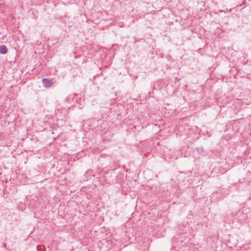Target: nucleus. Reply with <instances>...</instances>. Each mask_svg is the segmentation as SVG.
Segmentation results:
<instances>
[{
	"mask_svg": "<svg viewBox=\"0 0 251 251\" xmlns=\"http://www.w3.org/2000/svg\"><path fill=\"white\" fill-rule=\"evenodd\" d=\"M8 50L5 45L0 46V53L5 54L7 52Z\"/></svg>",
	"mask_w": 251,
	"mask_h": 251,
	"instance_id": "obj_2",
	"label": "nucleus"
},
{
	"mask_svg": "<svg viewBox=\"0 0 251 251\" xmlns=\"http://www.w3.org/2000/svg\"><path fill=\"white\" fill-rule=\"evenodd\" d=\"M42 81L44 86L46 88H50L52 85V82L51 80L48 78H43L42 79Z\"/></svg>",
	"mask_w": 251,
	"mask_h": 251,
	"instance_id": "obj_1",
	"label": "nucleus"
},
{
	"mask_svg": "<svg viewBox=\"0 0 251 251\" xmlns=\"http://www.w3.org/2000/svg\"><path fill=\"white\" fill-rule=\"evenodd\" d=\"M36 249L37 251H44L45 247L44 246L38 245L36 247Z\"/></svg>",
	"mask_w": 251,
	"mask_h": 251,
	"instance_id": "obj_3",
	"label": "nucleus"
}]
</instances>
